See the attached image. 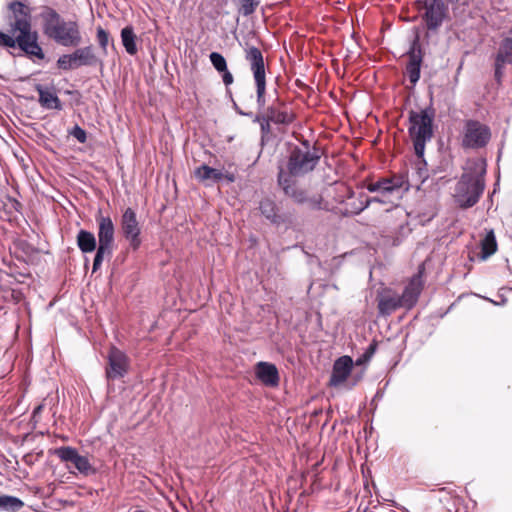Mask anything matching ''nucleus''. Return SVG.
<instances>
[{
  "mask_svg": "<svg viewBox=\"0 0 512 512\" xmlns=\"http://www.w3.org/2000/svg\"><path fill=\"white\" fill-rule=\"evenodd\" d=\"M409 182L406 175L395 174L391 177H382L370 182L366 189L371 193H377L374 197H368L361 193L356 198L354 191L348 189V197L345 201V213L357 215L366 209L371 203L394 204L400 200L403 192L409 190Z\"/></svg>",
  "mask_w": 512,
  "mask_h": 512,
  "instance_id": "f257e3e1",
  "label": "nucleus"
},
{
  "mask_svg": "<svg viewBox=\"0 0 512 512\" xmlns=\"http://www.w3.org/2000/svg\"><path fill=\"white\" fill-rule=\"evenodd\" d=\"M486 168L487 164L483 158L467 160L453 193V199L458 207L468 209L478 203L486 186Z\"/></svg>",
  "mask_w": 512,
  "mask_h": 512,
  "instance_id": "f03ea898",
  "label": "nucleus"
},
{
  "mask_svg": "<svg viewBox=\"0 0 512 512\" xmlns=\"http://www.w3.org/2000/svg\"><path fill=\"white\" fill-rule=\"evenodd\" d=\"M8 8L12 13L9 31L13 36H17L18 47L30 58L43 60L45 54L38 44L37 32L32 30L30 8L20 1H12Z\"/></svg>",
  "mask_w": 512,
  "mask_h": 512,
  "instance_id": "7ed1b4c3",
  "label": "nucleus"
},
{
  "mask_svg": "<svg viewBox=\"0 0 512 512\" xmlns=\"http://www.w3.org/2000/svg\"><path fill=\"white\" fill-rule=\"evenodd\" d=\"M40 17L43 33L55 43L64 47H78L82 43V33L77 21L65 20L53 8L45 6Z\"/></svg>",
  "mask_w": 512,
  "mask_h": 512,
  "instance_id": "20e7f679",
  "label": "nucleus"
},
{
  "mask_svg": "<svg viewBox=\"0 0 512 512\" xmlns=\"http://www.w3.org/2000/svg\"><path fill=\"white\" fill-rule=\"evenodd\" d=\"M435 112L432 108L409 112L408 133L413 143L415 155L421 156L425 152L426 143L430 142L433 134V121Z\"/></svg>",
  "mask_w": 512,
  "mask_h": 512,
  "instance_id": "39448f33",
  "label": "nucleus"
},
{
  "mask_svg": "<svg viewBox=\"0 0 512 512\" xmlns=\"http://www.w3.org/2000/svg\"><path fill=\"white\" fill-rule=\"evenodd\" d=\"M98 224V247L93 261V272H96L102 265L105 258H111L114 248L115 227L109 216L99 214L96 217Z\"/></svg>",
  "mask_w": 512,
  "mask_h": 512,
  "instance_id": "423d86ee",
  "label": "nucleus"
},
{
  "mask_svg": "<svg viewBox=\"0 0 512 512\" xmlns=\"http://www.w3.org/2000/svg\"><path fill=\"white\" fill-rule=\"evenodd\" d=\"M245 59L249 63L253 74L256 86V101L259 110H261L266 104V70L263 54L257 47L249 46L245 49Z\"/></svg>",
  "mask_w": 512,
  "mask_h": 512,
  "instance_id": "0eeeda50",
  "label": "nucleus"
},
{
  "mask_svg": "<svg viewBox=\"0 0 512 512\" xmlns=\"http://www.w3.org/2000/svg\"><path fill=\"white\" fill-rule=\"evenodd\" d=\"M320 159V153L316 148L310 149L308 144L303 148L296 147L290 153L287 174L292 176H301L312 171Z\"/></svg>",
  "mask_w": 512,
  "mask_h": 512,
  "instance_id": "6e6552de",
  "label": "nucleus"
},
{
  "mask_svg": "<svg viewBox=\"0 0 512 512\" xmlns=\"http://www.w3.org/2000/svg\"><path fill=\"white\" fill-rule=\"evenodd\" d=\"M102 65V61L96 56L91 45L77 48L71 54H64L57 60L59 69L69 71L77 69L81 66Z\"/></svg>",
  "mask_w": 512,
  "mask_h": 512,
  "instance_id": "1a4fd4ad",
  "label": "nucleus"
},
{
  "mask_svg": "<svg viewBox=\"0 0 512 512\" xmlns=\"http://www.w3.org/2000/svg\"><path fill=\"white\" fill-rule=\"evenodd\" d=\"M491 139L490 128L477 121L467 120L463 127L462 146L468 149H480L485 147Z\"/></svg>",
  "mask_w": 512,
  "mask_h": 512,
  "instance_id": "9d476101",
  "label": "nucleus"
},
{
  "mask_svg": "<svg viewBox=\"0 0 512 512\" xmlns=\"http://www.w3.org/2000/svg\"><path fill=\"white\" fill-rule=\"evenodd\" d=\"M120 228L124 238L129 242L133 250L141 245V228L137 220L136 212L132 208H126L121 216Z\"/></svg>",
  "mask_w": 512,
  "mask_h": 512,
  "instance_id": "9b49d317",
  "label": "nucleus"
},
{
  "mask_svg": "<svg viewBox=\"0 0 512 512\" xmlns=\"http://www.w3.org/2000/svg\"><path fill=\"white\" fill-rule=\"evenodd\" d=\"M55 455L62 462H70L83 475H91L95 473V469L90 464L89 459L81 456L77 449L70 446H63L55 450Z\"/></svg>",
  "mask_w": 512,
  "mask_h": 512,
  "instance_id": "f8f14e48",
  "label": "nucleus"
},
{
  "mask_svg": "<svg viewBox=\"0 0 512 512\" xmlns=\"http://www.w3.org/2000/svg\"><path fill=\"white\" fill-rule=\"evenodd\" d=\"M129 368V360L124 352L112 347L108 353V367L106 368L107 380L122 378Z\"/></svg>",
  "mask_w": 512,
  "mask_h": 512,
  "instance_id": "ddd939ff",
  "label": "nucleus"
},
{
  "mask_svg": "<svg viewBox=\"0 0 512 512\" xmlns=\"http://www.w3.org/2000/svg\"><path fill=\"white\" fill-rule=\"evenodd\" d=\"M424 265H420L418 272L411 277L402 293L401 299L404 308L411 309L415 306L424 286L423 280Z\"/></svg>",
  "mask_w": 512,
  "mask_h": 512,
  "instance_id": "4468645a",
  "label": "nucleus"
},
{
  "mask_svg": "<svg viewBox=\"0 0 512 512\" xmlns=\"http://www.w3.org/2000/svg\"><path fill=\"white\" fill-rule=\"evenodd\" d=\"M278 184L283 189L284 193L291 197L295 202L303 204L306 202H311L312 206H318L317 201H312L308 198L306 191L300 189L296 186L295 181L284 171L283 168H280L278 173Z\"/></svg>",
  "mask_w": 512,
  "mask_h": 512,
  "instance_id": "2eb2a0df",
  "label": "nucleus"
},
{
  "mask_svg": "<svg viewBox=\"0 0 512 512\" xmlns=\"http://www.w3.org/2000/svg\"><path fill=\"white\" fill-rule=\"evenodd\" d=\"M377 302L381 316H389L398 308L404 307L401 296L392 289H383L378 292Z\"/></svg>",
  "mask_w": 512,
  "mask_h": 512,
  "instance_id": "dca6fc26",
  "label": "nucleus"
},
{
  "mask_svg": "<svg viewBox=\"0 0 512 512\" xmlns=\"http://www.w3.org/2000/svg\"><path fill=\"white\" fill-rule=\"evenodd\" d=\"M408 63L406 65V74L412 84H416L420 78V68L423 59L421 47L416 38L408 51Z\"/></svg>",
  "mask_w": 512,
  "mask_h": 512,
  "instance_id": "f3484780",
  "label": "nucleus"
},
{
  "mask_svg": "<svg viewBox=\"0 0 512 512\" xmlns=\"http://www.w3.org/2000/svg\"><path fill=\"white\" fill-rule=\"evenodd\" d=\"M353 360L350 356H341L333 365L329 385L337 387L343 384L350 375L353 368Z\"/></svg>",
  "mask_w": 512,
  "mask_h": 512,
  "instance_id": "a211bd4d",
  "label": "nucleus"
},
{
  "mask_svg": "<svg viewBox=\"0 0 512 512\" xmlns=\"http://www.w3.org/2000/svg\"><path fill=\"white\" fill-rule=\"evenodd\" d=\"M255 373L265 386L276 387L279 384V373L274 364L259 362L256 365Z\"/></svg>",
  "mask_w": 512,
  "mask_h": 512,
  "instance_id": "6ab92c4d",
  "label": "nucleus"
},
{
  "mask_svg": "<svg viewBox=\"0 0 512 512\" xmlns=\"http://www.w3.org/2000/svg\"><path fill=\"white\" fill-rule=\"evenodd\" d=\"M425 22L428 29L438 28L443 21L445 7L442 1L425 5Z\"/></svg>",
  "mask_w": 512,
  "mask_h": 512,
  "instance_id": "aec40b11",
  "label": "nucleus"
},
{
  "mask_svg": "<svg viewBox=\"0 0 512 512\" xmlns=\"http://www.w3.org/2000/svg\"><path fill=\"white\" fill-rule=\"evenodd\" d=\"M36 90L39 94V103L40 105L49 110H61L62 103L56 93L49 88L43 87L42 85H37Z\"/></svg>",
  "mask_w": 512,
  "mask_h": 512,
  "instance_id": "412c9836",
  "label": "nucleus"
},
{
  "mask_svg": "<svg viewBox=\"0 0 512 512\" xmlns=\"http://www.w3.org/2000/svg\"><path fill=\"white\" fill-rule=\"evenodd\" d=\"M194 176L198 181L204 182L207 185L217 183L224 178V174L220 170L206 164L197 167L194 171Z\"/></svg>",
  "mask_w": 512,
  "mask_h": 512,
  "instance_id": "4be33fe9",
  "label": "nucleus"
},
{
  "mask_svg": "<svg viewBox=\"0 0 512 512\" xmlns=\"http://www.w3.org/2000/svg\"><path fill=\"white\" fill-rule=\"evenodd\" d=\"M480 247H481V255L480 258L482 260L488 259L490 256H492L498 248L495 233L493 229L487 230L486 235L484 238L480 241Z\"/></svg>",
  "mask_w": 512,
  "mask_h": 512,
  "instance_id": "5701e85b",
  "label": "nucleus"
},
{
  "mask_svg": "<svg viewBox=\"0 0 512 512\" xmlns=\"http://www.w3.org/2000/svg\"><path fill=\"white\" fill-rule=\"evenodd\" d=\"M77 245L83 253H91L96 249V238L87 230H80L77 234Z\"/></svg>",
  "mask_w": 512,
  "mask_h": 512,
  "instance_id": "b1692460",
  "label": "nucleus"
},
{
  "mask_svg": "<svg viewBox=\"0 0 512 512\" xmlns=\"http://www.w3.org/2000/svg\"><path fill=\"white\" fill-rule=\"evenodd\" d=\"M265 115L270 122L275 124H290L293 121V115L286 110H280L272 105L267 108Z\"/></svg>",
  "mask_w": 512,
  "mask_h": 512,
  "instance_id": "393cba45",
  "label": "nucleus"
},
{
  "mask_svg": "<svg viewBox=\"0 0 512 512\" xmlns=\"http://www.w3.org/2000/svg\"><path fill=\"white\" fill-rule=\"evenodd\" d=\"M121 40L129 55H135L137 53L136 35L132 26H126L121 30Z\"/></svg>",
  "mask_w": 512,
  "mask_h": 512,
  "instance_id": "a878e982",
  "label": "nucleus"
},
{
  "mask_svg": "<svg viewBox=\"0 0 512 512\" xmlns=\"http://www.w3.org/2000/svg\"><path fill=\"white\" fill-rule=\"evenodd\" d=\"M24 507V502L15 496L1 494L0 495V511L1 512H18Z\"/></svg>",
  "mask_w": 512,
  "mask_h": 512,
  "instance_id": "bb28decb",
  "label": "nucleus"
},
{
  "mask_svg": "<svg viewBox=\"0 0 512 512\" xmlns=\"http://www.w3.org/2000/svg\"><path fill=\"white\" fill-rule=\"evenodd\" d=\"M413 169L415 170L416 183L420 185L425 182V180L429 177L427 163L424 159V154L421 156L416 155V160L413 163Z\"/></svg>",
  "mask_w": 512,
  "mask_h": 512,
  "instance_id": "cd10ccee",
  "label": "nucleus"
},
{
  "mask_svg": "<svg viewBox=\"0 0 512 512\" xmlns=\"http://www.w3.org/2000/svg\"><path fill=\"white\" fill-rule=\"evenodd\" d=\"M240 15L248 17L252 15L261 3V0H233Z\"/></svg>",
  "mask_w": 512,
  "mask_h": 512,
  "instance_id": "c85d7f7f",
  "label": "nucleus"
},
{
  "mask_svg": "<svg viewBox=\"0 0 512 512\" xmlns=\"http://www.w3.org/2000/svg\"><path fill=\"white\" fill-rule=\"evenodd\" d=\"M259 209L261 213L270 221H277L276 205L273 201L265 199L260 202Z\"/></svg>",
  "mask_w": 512,
  "mask_h": 512,
  "instance_id": "c756f323",
  "label": "nucleus"
},
{
  "mask_svg": "<svg viewBox=\"0 0 512 512\" xmlns=\"http://www.w3.org/2000/svg\"><path fill=\"white\" fill-rule=\"evenodd\" d=\"M498 50H500L501 58L504 57L508 60H512V26L508 32V36L501 41Z\"/></svg>",
  "mask_w": 512,
  "mask_h": 512,
  "instance_id": "7c9ffc66",
  "label": "nucleus"
},
{
  "mask_svg": "<svg viewBox=\"0 0 512 512\" xmlns=\"http://www.w3.org/2000/svg\"><path fill=\"white\" fill-rule=\"evenodd\" d=\"M213 67L220 73L227 69V62L225 58L218 52H212L209 55Z\"/></svg>",
  "mask_w": 512,
  "mask_h": 512,
  "instance_id": "2f4dec72",
  "label": "nucleus"
},
{
  "mask_svg": "<svg viewBox=\"0 0 512 512\" xmlns=\"http://www.w3.org/2000/svg\"><path fill=\"white\" fill-rule=\"evenodd\" d=\"M506 64H512V60H508L507 58L500 57V50L497 51L495 57V78L499 81L503 74V68Z\"/></svg>",
  "mask_w": 512,
  "mask_h": 512,
  "instance_id": "473e14b6",
  "label": "nucleus"
},
{
  "mask_svg": "<svg viewBox=\"0 0 512 512\" xmlns=\"http://www.w3.org/2000/svg\"><path fill=\"white\" fill-rule=\"evenodd\" d=\"M96 37L103 54L106 55L107 47L109 44V34L102 27H98L96 31Z\"/></svg>",
  "mask_w": 512,
  "mask_h": 512,
  "instance_id": "72a5a7b5",
  "label": "nucleus"
},
{
  "mask_svg": "<svg viewBox=\"0 0 512 512\" xmlns=\"http://www.w3.org/2000/svg\"><path fill=\"white\" fill-rule=\"evenodd\" d=\"M0 46L6 48H15L18 46L17 36L13 37L10 34L0 31Z\"/></svg>",
  "mask_w": 512,
  "mask_h": 512,
  "instance_id": "f704fd0d",
  "label": "nucleus"
},
{
  "mask_svg": "<svg viewBox=\"0 0 512 512\" xmlns=\"http://www.w3.org/2000/svg\"><path fill=\"white\" fill-rule=\"evenodd\" d=\"M70 135H72L79 143L84 144L87 141V133L80 126L75 125L70 131Z\"/></svg>",
  "mask_w": 512,
  "mask_h": 512,
  "instance_id": "c9c22d12",
  "label": "nucleus"
},
{
  "mask_svg": "<svg viewBox=\"0 0 512 512\" xmlns=\"http://www.w3.org/2000/svg\"><path fill=\"white\" fill-rule=\"evenodd\" d=\"M255 122H258L261 126V130L263 132H268L269 129H270V120L268 119V117L263 114V115H257L255 117Z\"/></svg>",
  "mask_w": 512,
  "mask_h": 512,
  "instance_id": "e433bc0d",
  "label": "nucleus"
},
{
  "mask_svg": "<svg viewBox=\"0 0 512 512\" xmlns=\"http://www.w3.org/2000/svg\"><path fill=\"white\" fill-rule=\"evenodd\" d=\"M376 350H377V343L375 341H373L372 343L369 344V346L366 348V350L364 351L363 354L365 355L366 359L371 360V358L375 354Z\"/></svg>",
  "mask_w": 512,
  "mask_h": 512,
  "instance_id": "4c0bfd02",
  "label": "nucleus"
},
{
  "mask_svg": "<svg viewBox=\"0 0 512 512\" xmlns=\"http://www.w3.org/2000/svg\"><path fill=\"white\" fill-rule=\"evenodd\" d=\"M222 73V80L225 86H229L233 83L234 78L233 75L230 73L228 69L221 72Z\"/></svg>",
  "mask_w": 512,
  "mask_h": 512,
  "instance_id": "58836bf2",
  "label": "nucleus"
},
{
  "mask_svg": "<svg viewBox=\"0 0 512 512\" xmlns=\"http://www.w3.org/2000/svg\"><path fill=\"white\" fill-rule=\"evenodd\" d=\"M369 361H370V360L366 359L365 355H364V354H362V355H360V356L356 359V361H355V365H357V366H362V365L367 364Z\"/></svg>",
  "mask_w": 512,
  "mask_h": 512,
  "instance_id": "ea45409f",
  "label": "nucleus"
},
{
  "mask_svg": "<svg viewBox=\"0 0 512 512\" xmlns=\"http://www.w3.org/2000/svg\"><path fill=\"white\" fill-rule=\"evenodd\" d=\"M44 407H45L44 403L37 405L33 410V413H32L33 417L35 418V417L39 416L41 414V412L43 411Z\"/></svg>",
  "mask_w": 512,
  "mask_h": 512,
  "instance_id": "a19ab883",
  "label": "nucleus"
},
{
  "mask_svg": "<svg viewBox=\"0 0 512 512\" xmlns=\"http://www.w3.org/2000/svg\"><path fill=\"white\" fill-rule=\"evenodd\" d=\"M361 378H362V373L359 375H356L352 386L356 385Z\"/></svg>",
  "mask_w": 512,
  "mask_h": 512,
  "instance_id": "79ce46f5",
  "label": "nucleus"
},
{
  "mask_svg": "<svg viewBox=\"0 0 512 512\" xmlns=\"http://www.w3.org/2000/svg\"><path fill=\"white\" fill-rule=\"evenodd\" d=\"M224 177H225L229 182H233V181H234V176H233V175H224Z\"/></svg>",
  "mask_w": 512,
  "mask_h": 512,
  "instance_id": "37998d69",
  "label": "nucleus"
}]
</instances>
